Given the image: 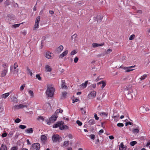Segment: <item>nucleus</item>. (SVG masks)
Wrapping results in <instances>:
<instances>
[{"mask_svg":"<svg viewBox=\"0 0 150 150\" xmlns=\"http://www.w3.org/2000/svg\"><path fill=\"white\" fill-rule=\"evenodd\" d=\"M55 88L54 86L51 84L47 86V89L46 91V95L49 97H52L54 95Z\"/></svg>","mask_w":150,"mask_h":150,"instance_id":"f257e3e1","label":"nucleus"},{"mask_svg":"<svg viewBox=\"0 0 150 150\" xmlns=\"http://www.w3.org/2000/svg\"><path fill=\"white\" fill-rule=\"evenodd\" d=\"M53 128L59 127V129L62 130L67 129L68 128V127L67 125H64V122L62 121L57 122L53 125Z\"/></svg>","mask_w":150,"mask_h":150,"instance_id":"f03ea898","label":"nucleus"},{"mask_svg":"<svg viewBox=\"0 0 150 150\" xmlns=\"http://www.w3.org/2000/svg\"><path fill=\"white\" fill-rule=\"evenodd\" d=\"M58 116L54 114L48 120L47 119H45V121L47 122V124L50 125L51 123L54 122L56 120Z\"/></svg>","mask_w":150,"mask_h":150,"instance_id":"7ed1b4c3","label":"nucleus"},{"mask_svg":"<svg viewBox=\"0 0 150 150\" xmlns=\"http://www.w3.org/2000/svg\"><path fill=\"white\" fill-rule=\"evenodd\" d=\"M18 67V66L17 63L16 62L13 65V70H12L13 67L12 66H11L10 68L11 71L13 72L14 74L18 73L19 71V69L18 68H17Z\"/></svg>","mask_w":150,"mask_h":150,"instance_id":"20e7f679","label":"nucleus"},{"mask_svg":"<svg viewBox=\"0 0 150 150\" xmlns=\"http://www.w3.org/2000/svg\"><path fill=\"white\" fill-rule=\"evenodd\" d=\"M133 92V91L132 89H129V91L126 90L125 92L126 96L128 100H130L133 98L132 94H131Z\"/></svg>","mask_w":150,"mask_h":150,"instance_id":"39448f33","label":"nucleus"},{"mask_svg":"<svg viewBox=\"0 0 150 150\" xmlns=\"http://www.w3.org/2000/svg\"><path fill=\"white\" fill-rule=\"evenodd\" d=\"M40 144L38 143H35L32 144L31 149L32 150H39L40 148Z\"/></svg>","mask_w":150,"mask_h":150,"instance_id":"423d86ee","label":"nucleus"},{"mask_svg":"<svg viewBox=\"0 0 150 150\" xmlns=\"http://www.w3.org/2000/svg\"><path fill=\"white\" fill-rule=\"evenodd\" d=\"M54 54L52 52L48 51L45 54V57L46 58L49 59H51L53 58Z\"/></svg>","mask_w":150,"mask_h":150,"instance_id":"0eeeda50","label":"nucleus"},{"mask_svg":"<svg viewBox=\"0 0 150 150\" xmlns=\"http://www.w3.org/2000/svg\"><path fill=\"white\" fill-rule=\"evenodd\" d=\"M96 96V92L95 91H93L88 95V98L89 99H92L95 98Z\"/></svg>","mask_w":150,"mask_h":150,"instance_id":"6e6552de","label":"nucleus"},{"mask_svg":"<svg viewBox=\"0 0 150 150\" xmlns=\"http://www.w3.org/2000/svg\"><path fill=\"white\" fill-rule=\"evenodd\" d=\"M27 107V106L26 105H23L22 104H20L18 105H15L13 107V108L14 110H16L21 109L23 108Z\"/></svg>","mask_w":150,"mask_h":150,"instance_id":"1a4fd4ad","label":"nucleus"},{"mask_svg":"<svg viewBox=\"0 0 150 150\" xmlns=\"http://www.w3.org/2000/svg\"><path fill=\"white\" fill-rule=\"evenodd\" d=\"M52 139L53 142H57L59 140V136L57 134H54L52 137Z\"/></svg>","mask_w":150,"mask_h":150,"instance_id":"9d476101","label":"nucleus"},{"mask_svg":"<svg viewBox=\"0 0 150 150\" xmlns=\"http://www.w3.org/2000/svg\"><path fill=\"white\" fill-rule=\"evenodd\" d=\"M135 67V66H131L129 67H124L123 69L125 70L126 72H128L134 70V69H131Z\"/></svg>","mask_w":150,"mask_h":150,"instance_id":"9b49d317","label":"nucleus"},{"mask_svg":"<svg viewBox=\"0 0 150 150\" xmlns=\"http://www.w3.org/2000/svg\"><path fill=\"white\" fill-rule=\"evenodd\" d=\"M40 139L42 143L45 144L47 140V138L45 135H42L41 136Z\"/></svg>","mask_w":150,"mask_h":150,"instance_id":"f8f14e48","label":"nucleus"},{"mask_svg":"<svg viewBox=\"0 0 150 150\" xmlns=\"http://www.w3.org/2000/svg\"><path fill=\"white\" fill-rule=\"evenodd\" d=\"M11 93L10 92H8L7 93H5L4 94L2 95H1L0 96L1 98L2 99H6L7 97Z\"/></svg>","mask_w":150,"mask_h":150,"instance_id":"ddd939ff","label":"nucleus"},{"mask_svg":"<svg viewBox=\"0 0 150 150\" xmlns=\"http://www.w3.org/2000/svg\"><path fill=\"white\" fill-rule=\"evenodd\" d=\"M104 43H102L100 44L93 43L92 44V46L93 48H95L98 47L103 46L104 45Z\"/></svg>","mask_w":150,"mask_h":150,"instance_id":"4468645a","label":"nucleus"},{"mask_svg":"<svg viewBox=\"0 0 150 150\" xmlns=\"http://www.w3.org/2000/svg\"><path fill=\"white\" fill-rule=\"evenodd\" d=\"M68 53V50H66L59 55V58H63Z\"/></svg>","mask_w":150,"mask_h":150,"instance_id":"2eb2a0df","label":"nucleus"},{"mask_svg":"<svg viewBox=\"0 0 150 150\" xmlns=\"http://www.w3.org/2000/svg\"><path fill=\"white\" fill-rule=\"evenodd\" d=\"M65 80H62L61 81V88H62L67 89V87L65 85Z\"/></svg>","mask_w":150,"mask_h":150,"instance_id":"dca6fc26","label":"nucleus"},{"mask_svg":"<svg viewBox=\"0 0 150 150\" xmlns=\"http://www.w3.org/2000/svg\"><path fill=\"white\" fill-rule=\"evenodd\" d=\"M119 150H125L126 149V146H124L123 142H122L119 146Z\"/></svg>","mask_w":150,"mask_h":150,"instance_id":"f3484780","label":"nucleus"},{"mask_svg":"<svg viewBox=\"0 0 150 150\" xmlns=\"http://www.w3.org/2000/svg\"><path fill=\"white\" fill-rule=\"evenodd\" d=\"M88 81H86L84 83H83L80 86L81 88H84L86 87L88 84Z\"/></svg>","mask_w":150,"mask_h":150,"instance_id":"a211bd4d","label":"nucleus"},{"mask_svg":"<svg viewBox=\"0 0 150 150\" xmlns=\"http://www.w3.org/2000/svg\"><path fill=\"white\" fill-rule=\"evenodd\" d=\"M64 47L62 45L59 46L57 49L56 50L58 53H60L63 50Z\"/></svg>","mask_w":150,"mask_h":150,"instance_id":"6ab92c4d","label":"nucleus"},{"mask_svg":"<svg viewBox=\"0 0 150 150\" xmlns=\"http://www.w3.org/2000/svg\"><path fill=\"white\" fill-rule=\"evenodd\" d=\"M7 71L8 69H4V70L1 72V76L2 77H4L6 75Z\"/></svg>","mask_w":150,"mask_h":150,"instance_id":"aec40b11","label":"nucleus"},{"mask_svg":"<svg viewBox=\"0 0 150 150\" xmlns=\"http://www.w3.org/2000/svg\"><path fill=\"white\" fill-rule=\"evenodd\" d=\"M148 76V74H145L143 75L142 76H141L138 79H139L140 80V81H142L143 80L145 79H146Z\"/></svg>","mask_w":150,"mask_h":150,"instance_id":"412c9836","label":"nucleus"},{"mask_svg":"<svg viewBox=\"0 0 150 150\" xmlns=\"http://www.w3.org/2000/svg\"><path fill=\"white\" fill-rule=\"evenodd\" d=\"M97 84H102V85L101 87V88H102V89L103 88L105 87V86L106 85V83L105 82L103 81H100V82L98 83H97Z\"/></svg>","mask_w":150,"mask_h":150,"instance_id":"4be33fe9","label":"nucleus"},{"mask_svg":"<svg viewBox=\"0 0 150 150\" xmlns=\"http://www.w3.org/2000/svg\"><path fill=\"white\" fill-rule=\"evenodd\" d=\"M45 70L47 72H50L52 70V69L50 66L46 65L45 66Z\"/></svg>","mask_w":150,"mask_h":150,"instance_id":"5701e85b","label":"nucleus"},{"mask_svg":"<svg viewBox=\"0 0 150 150\" xmlns=\"http://www.w3.org/2000/svg\"><path fill=\"white\" fill-rule=\"evenodd\" d=\"M89 124L90 125H94L96 123L94 120L93 119H91L88 122Z\"/></svg>","mask_w":150,"mask_h":150,"instance_id":"b1692460","label":"nucleus"},{"mask_svg":"<svg viewBox=\"0 0 150 150\" xmlns=\"http://www.w3.org/2000/svg\"><path fill=\"white\" fill-rule=\"evenodd\" d=\"M25 132L27 133L32 134L33 133V130L32 128H30L26 129Z\"/></svg>","mask_w":150,"mask_h":150,"instance_id":"393cba45","label":"nucleus"},{"mask_svg":"<svg viewBox=\"0 0 150 150\" xmlns=\"http://www.w3.org/2000/svg\"><path fill=\"white\" fill-rule=\"evenodd\" d=\"M63 112V110L62 109H57L55 111V113L54 114L55 115H57L59 113H62Z\"/></svg>","mask_w":150,"mask_h":150,"instance_id":"a878e982","label":"nucleus"},{"mask_svg":"<svg viewBox=\"0 0 150 150\" xmlns=\"http://www.w3.org/2000/svg\"><path fill=\"white\" fill-rule=\"evenodd\" d=\"M12 101L15 103H17L18 102V100L17 98L16 97L13 96L11 98Z\"/></svg>","mask_w":150,"mask_h":150,"instance_id":"bb28decb","label":"nucleus"},{"mask_svg":"<svg viewBox=\"0 0 150 150\" xmlns=\"http://www.w3.org/2000/svg\"><path fill=\"white\" fill-rule=\"evenodd\" d=\"M99 114L101 116H103L104 117H107L108 115L107 113L105 112H100Z\"/></svg>","mask_w":150,"mask_h":150,"instance_id":"cd10ccee","label":"nucleus"},{"mask_svg":"<svg viewBox=\"0 0 150 150\" xmlns=\"http://www.w3.org/2000/svg\"><path fill=\"white\" fill-rule=\"evenodd\" d=\"M27 73L28 74H30V76H32L33 75V73L29 69L28 67H27Z\"/></svg>","mask_w":150,"mask_h":150,"instance_id":"c85d7f7f","label":"nucleus"},{"mask_svg":"<svg viewBox=\"0 0 150 150\" xmlns=\"http://www.w3.org/2000/svg\"><path fill=\"white\" fill-rule=\"evenodd\" d=\"M69 144V141H65L63 143V145L62 146V147H67V146Z\"/></svg>","mask_w":150,"mask_h":150,"instance_id":"c756f323","label":"nucleus"},{"mask_svg":"<svg viewBox=\"0 0 150 150\" xmlns=\"http://www.w3.org/2000/svg\"><path fill=\"white\" fill-rule=\"evenodd\" d=\"M103 18L101 16H98L96 17V18L97 19V21L98 22H100L102 20Z\"/></svg>","mask_w":150,"mask_h":150,"instance_id":"7c9ffc66","label":"nucleus"},{"mask_svg":"<svg viewBox=\"0 0 150 150\" xmlns=\"http://www.w3.org/2000/svg\"><path fill=\"white\" fill-rule=\"evenodd\" d=\"M0 150H7L6 146L3 144H2L1 146Z\"/></svg>","mask_w":150,"mask_h":150,"instance_id":"2f4dec72","label":"nucleus"},{"mask_svg":"<svg viewBox=\"0 0 150 150\" xmlns=\"http://www.w3.org/2000/svg\"><path fill=\"white\" fill-rule=\"evenodd\" d=\"M28 93L30 95L31 98H33L34 97L33 92L31 90H29L28 91Z\"/></svg>","mask_w":150,"mask_h":150,"instance_id":"473e14b6","label":"nucleus"},{"mask_svg":"<svg viewBox=\"0 0 150 150\" xmlns=\"http://www.w3.org/2000/svg\"><path fill=\"white\" fill-rule=\"evenodd\" d=\"M23 23H21L20 24H14L12 25V27H13V28H18L19 26L21 24H23Z\"/></svg>","mask_w":150,"mask_h":150,"instance_id":"72a5a7b5","label":"nucleus"},{"mask_svg":"<svg viewBox=\"0 0 150 150\" xmlns=\"http://www.w3.org/2000/svg\"><path fill=\"white\" fill-rule=\"evenodd\" d=\"M137 142L136 141H133L131 142L130 143V145L132 146H134L135 144H136Z\"/></svg>","mask_w":150,"mask_h":150,"instance_id":"f704fd0d","label":"nucleus"},{"mask_svg":"<svg viewBox=\"0 0 150 150\" xmlns=\"http://www.w3.org/2000/svg\"><path fill=\"white\" fill-rule=\"evenodd\" d=\"M14 131H10L8 135V137H12L13 135L14 134Z\"/></svg>","mask_w":150,"mask_h":150,"instance_id":"c9c22d12","label":"nucleus"},{"mask_svg":"<svg viewBox=\"0 0 150 150\" xmlns=\"http://www.w3.org/2000/svg\"><path fill=\"white\" fill-rule=\"evenodd\" d=\"M36 77L38 79V80H39L40 81L41 80L42 78L40 76V74H37L36 75Z\"/></svg>","mask_w":150,"mask_h":150,"instance_id":"e433bc0d","label":"nucleus"},{"mask_svg":"<svg viewBox=\"0 0 150 150\" xmlns=\"http://www.w3.org/2000/svg\"><path fill=\"white\" fill-rule=\"evenodd\" d=\"M40 19V16H38L36 18L35 20V23H39Z\"/></svg>","mask_w":150,"mask_h":150,"instance_id":"4c0bfd02","label":"nucleus"},{"mask_svg":"<svg viewBox=\"0 0 150 150\" xmlns=\"http://www.w3.org/2000/svg\"><path fill=\"white\" fill-rule=\"evenodd\" d=\"M139 129H134L132 131L133 132L134 134H136L139 132Z\"/></svg>","mask_w":150,"mask_h":150,"instance_id":"58836bf2","label":"nucleus"},{"mask_svg":"<svg viewBox=\"0 0 150 150\" xmlns=\"http://www.w3.org/2000/svg\"><path fill=\"white\" fill-rule=\"evenodd\" d=\"M39 27V23H35L34 26V29H35L38 28Z\"/></svg>","mask_w":150,"mask_h":150,"instance_id":"ea45409f","label":"nucleus"},{"mask_svg":"<svg viewBox=\"0 0 150 150\" xmlns=\"http://www.w3.org/2000/svg\"><path fill=\"white\" fill-rule=\"evenodd\" d=\"M19 127L21 129H23L25 128L26 127V126L25 125H21L19 126Z\"/></svg>","mask_w":150,"mask_h":150,"instance_id":"a19ab883","label":"nucleus"},{"mask_svg":"<svg viewBox=\"0 0 150 150\" xmlns=\"http://www.w3.org/2000/svg\"><path fill=\"white\" fill-rule=\"evenodd\" d=\"M38 119L39 120H42V121L45 120V119L44 118L41 116H39Z\"/></svg>","mask_w":150,"mask_h":150,"instance_id":"79ce46f5","label":"nucleus"},{"mask_svg":"<svg viewBox=\"0 0 150 150\" xmlns=\"http://www.w3.org/2000/svg\"><path fill=\"white\" fill-rule=\"evenodd\" d=\"M25 84H23L21 86L20 88L21 91H22L23 90L25 87Z\"/></svg>","mask_w":150,"mask_h":150,"instance_id":"37998d69","label":"nucleus"},{"mask_svg":"<svg viewBox=\"0 0 150 150\" xmlns=\"http://www.w3.org/2000/svg\"><path fill=\"white\" fill-rule=\"evenodd\" d=\"M135 37V35L134 34L131 35L129 38V40H133L134 38Z\"/></svg>","mask_w":150,"mask_h":150,"instance_id":"c03bdc74","label":"nucleus"},{"mask_svg":"<svg viewBox=\"0 0 150 150\" xmlns=\"http://www.w3.org/2000/svg\"><path fill=\"white\" fill-rule=\"evenodd\" d=\"M89 137L92 139L94 140L95 137V136L94 135L92 134L90 135Z\"/></svg>","mask_w":150,"mask_h":150,"instance_id":"a18cd8bd","label":"nucleus"},{"mask_svg":"<svg viewBox=\"0 0 150 150\" xmlns=\"http://www.w3.org/2000/svg\"><path fill=\"white\" fill-rule=\"evenodd\" d=\"M112 51V50L111 49H108L106 51V53H107V54H108L111 52Z\"/></svg>","mask_w":150,"mask_h":150,"instance_id":"49530a36","label":"nucleus"},{"mask_svg":"<svg viewBox=\"0 0 150 150\" xmlns=\"http://www.w3.org/2000/svg\"><path fill=\"white\" fill-rule=\"evenodd\" d=\"M77 52L75 50H72L70 54L71 55H73L76 54Z\"/></svg>","mask_w":150,"mask_h":150,"instance_id":"de8ad7c7","label":"nucleus"},{"mask_svg":"<svg viewBox=\"0 0 150 150\" xmlns=\"http://www.w3.org/2000/svg\"><path fill=\"white\" fill-rule=\"evenodd\" d=\"M77 124L79 126H81L82 125V123L79 120H77L76 122Z\"/></svg>","mask_w":150,"mask_h":150,"instance_id":"09e8293b","label":"nucleus"},{"mask_svg":"<svg viewBox=\"0 0 150 150\" xmlns=\"http://www.w3.org/2000/svg\"><path fill=\"white\" fill-rule=\"evenodd\" d=\"M7 135V133L5 132L4 133H3L1 135V136L2 137H6Z\"/></svg>","mask_w":150,"mask_h":150,"instance_id":"8fccbe9b","label":"nucleus"},{"mask_svg":"<svg viewBox=\"0 0 150 150\" xmlns=\"http://www.w3.org/2000/svg\"><path fill=\"white\" fill-rule=\"evenodd\" d=\"M117 125L119 127H123L124 126V124L122 123H118L117 124Z\"/></svg>","mask_w":150,"mask_h":150,"instance_id":"3c124183","label":"nucleus"},{"mask_svg":"<svg viewBox=\"0 0 150 150\" xmlns=\"http://www.w3.org/2000/svg\"><path fill=\"white\" fill-rule=\"evenodd\" d=\"M21 120L18 118H17L15 120V122L16 123H19L21 122Z\"/></svg>","mask_w":150,"mask_h":150,"instance_id":"603ef678","label":"nucleus"},{"mask_svg":"<svg viewBox=\"0 0 150 150\" xmlns=\"http://www.w3.org/2000/svg\"><path fill=\"white\" fill-rule=\"evenodd\" d=\"M78 60H79L78 58L77 57H76L74 59V63H76L78 61Z\"/></svg>","mask_w":150,"mask_h":150,"instance_id":"864d4df0","label":"nucleus"},{"mask_svg":"<svg viewBox=\"0 0 150 150\" xmlns=\"http://www.w3.org/2000/svg\"><path fill=\"white\" fill-rule=\"evenodd\" d=\"M94 118L96 120H99V118L97 116V114H95L94 115Z\"/></svg>","mask_w":150,"mask_h":150,"instance_id":"5fc2aeb1","label":"nucleus"},{"mask_svg":"<svg viewBox=\"0 0 150 150\" xmlns=\"http://www.w3.org/2000/svg\"><path fill=\"white\" fill-rule=\"evenodd\" d=\"M81 110L82 113V114H85V113L86 112L84 109L83 108H82V109H81Z\"/></svg>","mask_w":150,"mask_h":150,"instance_id":"6e6d98bb","label":"nucleus"},{"mask_svg":"<svg viewBox=\"0 0 150 150\" xmlns=\"http://www.w3.org/2000/svg\"><path fill=\"white\" fill-rule=\"evenodd\" d=\"M79 100V99L76 98V99H75V100H72V103H74L75 102H76L78 101Z\"/></svg>","mask_w":150,"mask_h":150,"instance_id":"4d7b16f0","label":"nucleus"},{"mask_svg":"<svg viewBox=\"0 0 150 150\" xmlns=\"http://www.w3.org/2000/svg\"><path fill=\"white\" fill-rule=\"evenodd\" d=\"M26 142H27V144L28 145H31V143H30L29 139H27L26 140Z\"/></svg>","mask_w":150,"mask_h":150,"instance_id":"13d9d810","label":"nucleus"},{"mask_svg":"<svg viewBox=\"0 0 150 150\" xmlns=\"http://www.w3.org/2000/svg\"><path fill=\"white\" fill-rule=\"evenodd\" d=\"M67 94V93L66 92H62V95L64 97H65Z\"/></svg>","mask_w":150,"mask_h":150,"instance_id":"bf43d9fd","label":"nucleus"},{"mask_svg":"<svg viewBox=\"0 0 150 150\" xmlns=\"http://www.w3.org/2000/svg\"><path fill=\"white\" fill-rule=\"evenodd\" d=\"M103 132H104V130L103 129H101L100 130L99 132V133L100 134H102L103 133Z\"/></svg>","mask_w":150,"mask_h":150,"instance_id":"052dcab7","label":"nucleus"},{"mask_svg":"<svg viewBox=\"0 0 150 150\" xmlns=\"http://www.w3.org/2000/svg\"><path fill=\"white\" fill-rule=\"evenodd\" d=\"M109 138L110 139H114V137L112 135L109 136Z\"/></svg>","mask_w":150,"mask_h":150,"instance_id":"680f3d73","label":"nucleus"},{"mask_svg":"<svg viewBox=\"0 0 150 150\" xmlns=\"http://www.w3.org/2000/svg\"><path fill=\"white\" fill-rule=\"evenodd\" d=\"M150 145V142H148L144 146V147L148 146L149 145Z\"/></svg>","mask_w":150,"mask_h":150,"instance_id":"e2e57ef3","label":"nucleus"},{"mask_svg":"<svg viewBox=\"0 0 150 150\" xmlns=\"http://www.w3.org/2000/svg\"><path fill=\"white\" fill-rule=\"evenodd\" d=\"M17 148L16 147H13L11 148V150H17Z\"/></svg>","mask_w":150,"mask_h":150,"instance_id":"0e129e2a","label":"nucleus"},{"mask_svg":"<svg viewBox=\"0 0 150 150\" xmlns=\"http://www.w3.org/2000/svg\"><path fill=\"white\" fill-rule=\"evenodd\" d=\"M8 66L7 64H4L3 65V67L4 68H6Z\"/></svg>","mask_w":150,"mask_h":150,"instance_id":"69168bd1","label":"nucleus"},{"mask_svg":"<svg viewBox=\"0 0 150 150\" xmlns=\"http://www.w3.org/2000/svg\"><path fill=\"white\" fill-rule=\"evenodd\" d=\"M49 13L51 14L52 15L54 13V12L53 11L50 10L49 11Z\"/></svg>","mask_w":150,"mask_h":150,"instance_id":"338daca9","label":"nucleus"},{"mask_svg":"<svg viewBox=\"0 0 150 150\" xmlns=\"http://www.w3.org/2000/svg\"><path fill=\"white\" fill-rule=\"evenodd\" d=\"M27 33V32H26V30H24L23 31V32H22V33L24 35H26V34Z\"/></svg>","mask_w":150,"mask_h":150,"instance_id":"774afa93","label":"nucleus"}]
</instances>
